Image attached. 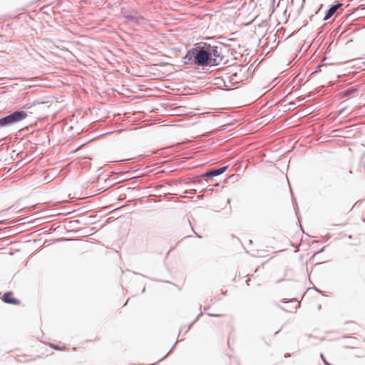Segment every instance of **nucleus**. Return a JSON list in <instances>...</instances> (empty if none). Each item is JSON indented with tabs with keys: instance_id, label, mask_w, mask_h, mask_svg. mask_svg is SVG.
Wrapping results in <instances>:
<instances>
[{
	"instance_id": "423d86ee",
	"label": "nucleus",
	"mask_w": 365,
	"mask_h": 365,
	"mask_svg": "<svg viewBox=\"0 0 365 365\" xmlns=\"http://www.w3.org/2000/svg\"><path fill=\"white\" fill-rule=\"evenodd\" d=\"M14 294L12 292H6L3 294V297L1 298L2 301L9 304H13V305H19L21 304V302L14 297Z\"/></svg>"
},
{
	"instance_id": "f3484780",
	"label": "nucleus",
	"mask_w": 365,
	"mask_h": 365,
	"mask_svg": "<svg viewBox=\"0 0 365 365\" xmlns=\"http://www.w3.org/2000/svg\"><path fill=\"white\" fill-rule=\"evenodd\" d=\"M175 346V344L173 345V346L170 349V350L167 353V354L165 356H164L160 360H163V359H165L172 351L173 349H174V346Z\"/></svg>"
},
{
	"instance_id": "cd10ccee",
	"label": "nucleus",
	"mask_w": 365,
	"mask_h": 365,
	"mask_svg": "<svg viewBox=\"0 0 365 365\" xmlns=\"http://www.w3.org/2000/svg\"><path fill=\"white\" fill-rule=\"evenodd\" d=\"M364 221L365 222V218L364 219Z\"/></svg>"
},
{
	"instance_id": "20e7f679",
	"label": "nucleus",
	"mask_w": 365,
	"mask_h": 365,
	"mask_svg": "<svg viewBox=\"0 0 365 365\" xmlns=\"http://www.w3.org/2000/svg\"><path fill=\"white\" fill-rule=\"evenodd\" d=\"M217 81H222L223 82V85L225 87L226 91H230L233 89L232 88V86H235L239 82L242 81V78L239 76L238 73L237 72L232 73L228 78L227 80L223 79V78H218L217 79ZM217 84H220V82L217 83Z\"/></svg>"
},
{
	"instance_id": "1a4fd4ad",
	"label": "nucleus",
	"mask_w": 365,
	"mask_h": 365,
	"mask_svg": "<svg viewBox=\"0 0 365 365\" xmlns=\"http://www.w3.org/2000/svg\"><path fill=\"white\" fill-rule=\"evenodd\" d=\"M125 18L133 23H138L139 20L143 19L141 16L137 15V12H135V14H127L125 16Z\"/></svg>"
},
{
	"instance_id": "a211bd4d",
	"label": "nucleus",
	"mask_w": 365,
	"mask_h": 365,
	"mask_svg": "<svg viewBox=\"0 0 365 365\" xmlns=\"http://www.w3.org/2000/svg\"><path fill=\"white\" fill-rule=\"evenodd\" d=\"M289 105L292 106V107H294L296 106V103L292 101V102L289 103Z\"/></svg>"
},
{
	"instance_id": "6ab92c4d",
	"label": "nucleus",
	"mask_w": 365,
	"mask_h": 365,
	"mask_svg": "<svg viewBox=\"0 0 365 365\" xmlns=\"http://www.w3.org/2000/svg\"><path fill=\"white\" fill-rule=\"evenodd\" d=\"M282 302H283L284 303H287V302H288V301L287 300V299H284L282 300Z\"/></svg>"
},
{
	"instance_id": "f03ea898",
	"label": "nucleus",
	"mask_w": 365,
	"mask_h": 365,
	"mask_svg": "<svg viewBox=\"0 0 365 365\" xmlns=\"http://www.w3.org/2000/svg\"><path fill=\"white\" fill-rule=\"evenodd\" d=\"M205 42H200L195 45V47L188 50L182 58L185 64H189L202 68L207 67L205 61Z\"/></svg>"
},
{
	"instance_id": "9b49d317",
	"label": "nucleus",
	"mask_w": 365,
	"mask_h": 365,
	"mask_svg": "<svg viewBox=\"0 0 365 365\" xmlns=\"http://www.w3.org/2000/svg\"><path fill=\"white\" fill-rule=\"evenodd\" d=\"M201 315H202V313H200V314L196 317V318L195 319V320H194L192 323H190V324H189V326H188L187 328H185V327H182V328H181V329L180 330V332H179V335H180V334H181V333H182L183 331H185V334H186V333L189 331V329H190V327L192 326V324H193L194 323H195V322L199 319V318H200V317Z\"/></svg>"
},
{
	"instance_id": "b1692460",
	"label": "nucleus",
	"mask_w": 365,
	"mask_h": 365,
	"mask_svg": "<svg viewBox=\"0 0 365 365\" xmlns=\"http://www.w3.org/2000/svg\"><path fill=\"white\" fill-rule=\"evenodd\" d=\"M209 308H210V307H205V309H205V310H207V309H208Z\"/></svg>"
},
{
	"instance_id": "bb28decb",
	"label": "nucleus",
	"mask_w": 365,
	"mask_h": 365,
	"mask_svg": "<svg viewBox=\"0 0 365 365\" xmlns=\"http://www.w3.org/2000/svg\"><path fill=\"white\" fill-rule=\"evenodd\" d=\"M145 288H143L142 292H145Z\"/></svg>"
},
{
	"instance_id": "2eb2a0df",
	"label": "nucleus",
	"mask_w": 365,
	"mask_h": 365,
	"mask_svg": "<svg viewBox=\"0 0 365 365\" xmlns=\"http://www.w3.org/2000/svg\"><path fill=\"white\" fill-rule=\"evenodd\" d=\"M208 315L210 317H220L223 316V314H212V313H209Z\"/></svg>"
},
{
	"instance_id": "4be33fe9",
	"label": "nucleus",
	"mask_w": 365,
	"mask_h": 365,
	"mask_svg": "<svg viewBox=\"0 0 365 365\" xmlns=\"http://www.w3.org/2000/svg\"><path fill=\"white\" fill-rule=\"evenodd\" d=\"M316 291H317V292L322 293V291H320L319 289H316Z\"/></svg>"
},
{
	"instance_id": "aec40b11",
	"label": "nucleus",
	"mask_w": 365,
	"mask_h": 365,
	"mask_svg": "<svg viewBox=\"0 0 365 365\" xmlns=\"http://www.w3.org/2000/svg\"><path fill=\"white\" fill-rule=\"evenodd\" d=\"M227 291L223 292H222V294H223L224 296H226V295H227Z\"/></svg>"
},
{
	"instance_id": "6e6552de",
	"label": "nucleus",
	"mask_w": 365,
	"mask_h": 365,
	"mask_svg": "<svg viewBox=\"0 0 365 365\" xmlns=\"http://www.w3.org/2000/svg\"><path fill=\"white\" fill-rule=\"evenodd\" d=\"M359 93L356 87L351 86L343 91L342 95L344 97H353Z\"/></svg>"
},
{
	"instance_id": "412c9836",
	"label": "nucleus",
	"mask_w": 365,
	"mask_h": 365,
	"mask_svg": "<svg viewBox=\"0 0 365 365\" xmlns=\"http://www.w3.org/2000/svg\"><path fill=\"white\" fill-rule=\"evenodd\" d=\"M289 356H290V354H286V355H285V357H286V358L289 357Z\"/></svg>"
},
{
	"instance_id": "4468645a",
	"label": "nucleus",
	"mask_w": 365,
	"mask_h": 365,
	"mask_svg": "<svg viewBox=\"0 0 365 365\" xmlns=\"http://www.w3.org/2000/svg\"><path fill=\"white\" fill-rule=\"evenodd\" d=\"M320 357L322 358V361H323V362H324V364L325 365L331 364L330 363H329V362L327 361V359H326L325 356H324V354H323L322 353H321V354H320Z\"/></svg>"
},
{
	"instance_id": "393cba45",
	"label": "nucleus",
	"mask_w": 365,
	"mask_h": 365,
	"mask_svg": "<svg viewBox=\"0 0 365 365\" xmlns=\"http://www.w3.org/2000/svg\"><path fill=\"white\" fill-rule=\"evenodd\" d=\"M279 307L282 309V310H285L283 307H282L281 306H279Z\"/></svg>"
},
{
	"instance_id": "a878e982",
	"label": "nucleus",
	"mask_w": 365,
	"mask_h": 365,
	"mask_svg": "<svg viewBox=\"0 0 365 365\" xmlns=\"http://www.w3.org/2000/svg\"><path fill=\"white\" fill-rule=\"evenodd\" d=\"M196 235H197V237H199V238H201V237H202L200 235H197V234H196Z\"/></svg>"
},
{
	"instance_id": "f8f14e48",
	"label": "nucleus",
	"mask_w": 365,
	"mask_h": 365,
	"mask_svg": "<svg viewBox=\"0 0 365 365\" xmlns=\"http://www.w3.org/2000/svg\"><path fill=\"white\" fill-rule=\"evenodd\" d=\"M327 59V58H324L322 60V62L320 64H319L317 68H316V70L314 71V73H317V72H319L321 71V68L325 65H327V63H324V61H325Z\"/></svg>"
},
{
	"instance_id": "dca6fc26",
	"label": "nucleus",
	"mask_w": 365,
	"mask_h": 365,
	"mask_svg": "<svg viewBox=\"0 0 365 365\" xmlns=\"http://www.w3.org/2000/svg\"><path fill=\"white\" fill-rule=\"evenodd\" d=\"M51 347H53V349H56V350H62V348L60 347L58 345H52Z\"/></svg>"
},
{
	"instance_id": "0eeeda50",
	"label": "nucleus",
	"mask_w": 365,
	"mask_h": 365,
	"mask_svg": "<svg viewBox=\"0 0 365 365\" xmlns=\"http://www.w3.org/2000/svg\"><path fill=\"white\" fill-rule=\"evenodd\" d=\"M342 5L343 4L339 2L331 4L326 11L324 20L327 21L337 11V10L342 6Z\"/></svg>"
},
{
	"instance_id": "f257e3e1",
	"label": "nucleus",
	"mask_w": 365,
	"mask_h": 365,
	"mask_svg": "<svg viewBox=\"0 0 365 365\" xmlns=\"http://www.w3.org/2000/svg\"><path fill=\"white\" fill-rule=\"evenodd\" d=\"M205 61L207 67L217 66L224 60L225 54L230 51V46L226 43L217 42L210 44L205 42Z\"/></svg>"
},
{
	"instance_id": "5701e85b",
	"label": "nucleus",
	"mask_w": 365,
	"mask_h": 365,
	"mask_svg": "<svg viewBox=\"0 0 365 365\" xmlns=\"http://www.w3.org/2000/svg\"><path fill=\"white\" fill-rule=\"evenodd\" d=\"M61 240L65 241V240H68V239L62 238V239H61Z\"/></svg>"
},
{
	"instance_id": "7ed1b4c3",
	"label": "nucleus",
	"mask_w": 365,
	"mask_h": 365,
	"mask_svg": "<svg viewBox=\"0 0 365 365\" xmlns=\"http://www.w3.org/2000/svg\"><path fill=\"white\" fill-rule=\"evenodd\" d=\"M28 116L27 113L17 110L0 118V129L9 127L24 120Z\"/></svg>"
},
{
	"instance_id": "ddd939ff",
	"label": "nucleus",
	"mask_w": 365,
	"mask_h": 365,
	"mask_svg": "<svg viewBox=\"0 0 365 365\" xmlns=\"http://www.w3.org/2000/svg\"><path fill=\"white\" fill-rule=\"evenodd\" d=\"M35 105H36L35 102L31 104L26 103V104L24 105L20 110H21V109L29 110V109L31 108L32 106H34Z\"/></svg>"
},
{
	"instance_id": "39448f33",
	"label": "nucleus",
	"mask_w": 365,
	"mask_h": 365,
	"mask_svg": "<svg viewBox=\"0 0 365 365\" xmlns=\"http://www.w3.org/2000/svg\"><path fill=\"white\" fill-rule=\"evenodd\" d=\"M228 168V165L222 166L219 168L212 169L208 171H207L202 177L204 178V180L207 181L208 180L212 179L214 177L218 176L223 173H225Z\"/></svg>"
},
{
	"instance_id": "9d476101",
	"label": "nucleus",
	"mask_w": 365,
	"mask_h": 365,
	"mask_svg": "<svg viewBox=\"0 0 365 365\" xmlns=\"http://www.w3.org/2000/svg\"><path fill=\"white\" fill-rule=\"evenodd\" d=\"M39 137L41 138V139L38 140L37 144L45 145L46 143H49V137L46 132H41L39 134Z\"/></svg>"
}]
</instances>
